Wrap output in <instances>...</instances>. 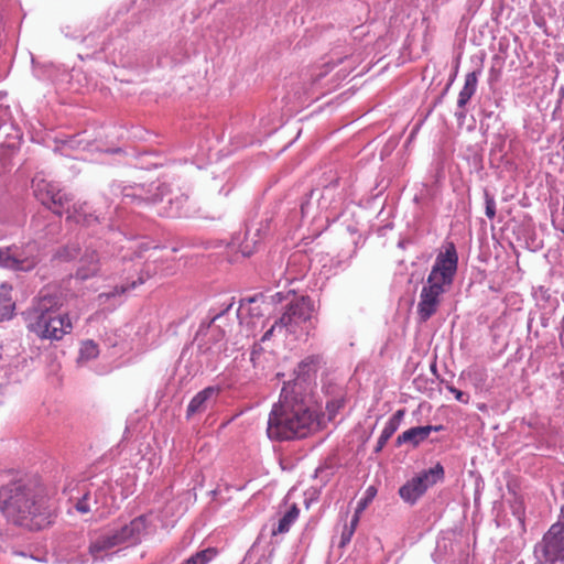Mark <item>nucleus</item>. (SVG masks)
<instances>
[{
	"mask_svg": "<svg viewBox=\"0 0 564 564\" xmlns=\"http://www.w3.org/2000/svg\"><path fill=\"white\" fill-rule=\"evenodd\" d=\"M0 511L17 525L41 530L51 523L54 507L45 488L24 477L0 487Z\"/></svg>",
	"mask_w": 564,
	"mask_h": 564,
	"instance_id": "f257e3e1",
	"label": "nucleus"
},
{
	"mask_svg": "<svg viewBox=\"0 0 564 564\" xmlns=\"http://www.w3.org/2000/svg\"><path fill=\"white\" fill-rule=\"evenodd\" d=\"M315 425V414L299 383L283 386L280 399L269 414L267 434L272 441H290L308 435Z\"/></svg>",
	"mask_w": 564,
	"mask_h": 564,
	"instance_id": "f03ea898",
	"label": "nucleus"
},
{
	"mask_svg": "<svg viewBox=\"0 0 564 564\" xmlns=\"http://www.w3.org/2000/svg\"><path fill=\"white\" fill-rule=\"evenodd\" d=\"M129 246H121L120 253L126 250L120 257H109L106 251L100 256L97 254V249L93 243L85 247L84 252L78 242H70L54 253V259L61 262H67L79 257V265L76 272V276L80 280H87L96 275L102 265L107 267V271L118 270L120 265H124L127 262L132 261L133 258L129 254V251H133L137 258H143V252L151 249L150 243L145 241H130L127 240Z\"/></svg>",
	"mask_w": 564,
	"mask_h": 564,
	"instance_id": "7ed1b4c3",
	"label": "nucleus"
},
{
	"mask_svg": "<svg viewBox=\"0 0 564 564\" xmlns=\"http://www.w3.org/2000/svg\"><path fill=\"white\" fill-rule=\"evenodd\" d=\"M458 267V254L453 242H447L436 254L435 261L420 293L417 314L422 322L437 311L441 299L449 290Z\"/></svg>",
	"mask_w": 564,
	"mask_h": 564,
	"instance_id": "20e7f679",
	"label": "nucleus"
},
{
	"mask_svg": "<svg viewBox=\"0 0 564 564\" xmlns=\"http://www.w3.org/2000/svg\"><path fill=\"white\" fill-rule=\"evenodd\" d=\"M120 193L123 203L154 205L156 213L164 217H188L192 214L188 196L181 188L172 187L170 184H152L150 188L138 184L126 186Z\"/></svg>",
	"mask_w": 564,
	"mask_h": 564,
	"instance_id": "39448f33",
	"label": "nucleus"
},
{
	"mask_svg": "<svg viewBox=\"0 0 564 564\" xmlns=\"http://www.w3.org/2000/svg\"><path fill=\"white\" fill-rule=\"evenodd\" d=\"M61 306L58 297L41 295L28 313V330L40 339L61 340L73 329L68 314Z\"/></svg>",
	"mask_w": 564,
	"mask_h": 564,
	"instance_id": "423d86ee",
	"label": "nucleus"
},
{
	"mask_svg": "<svg viewBox=\"0 0 564 564\" xmlns=\"http://www.w3.org/2000/svg\"><path fill=\"white\" fill-rule=\"evenodd\" d=\"M110 491L111 484L106 475L97 476L93 480H73L64 488V494L78 513L98 517H104L111 507Z\"/></svg>",
	"mask_w": 564,
	"mask_h": 564,
	"instance_id": "0eeeda50",
	"label": "nucleus"
},
{
	"mask_svg": "<svg viewBox=\"0 0 564 564\" xmlns=\"http://www.w3.org/2000/svg\"><path fill=\"white\" fill-rule=\"evenodd\" d=\"M56 231L55 226L48 225L45 236ZM36 238L0 248V267L13 271L30 272L43 260L46 250V242H43L44 235L36 232Z\"/></svg>",
	"mask_w": 564,
	"mask_h": 564,
	"instance_id": "6e6552de",
	"label": "nucleus"
},
{
	"mask_svg": "<svg viewBox=\"0 0 564 564\" xmlns=\"http://www.w3.org/2000/svg\"><path fill=\"white\" fill-rule=\"evenodd\" d=\"M314 313V302L310 297L302 296L292 302L286 312L263 333L261 341L269 340L275 332L286 329L294 332L295 327L310 322Z\"/></svg>",
	"mask_w": 564,
	"mask_h": 564,
	"instance_id": "1a4fd4ad",
	"label": "nucleus"
},
{
	"mask_svg": "<svg viewBox=\"0 0 564 564\" xmlns=\"http://www.w3.org/2000/svg\"><path fill=\"white\" fill-rule=\"evenodd\" d=\"M538 564H564V523L555 522L534 547Z\"/></svg>",
	"mask_w": 564,
	"mask_h": 564,
	"instance_id": "9d476101",
	"label": "nucleus"
},
{
	"mask_svg": "<svg viewBox=\"0 0 564 564\" xmlns=\"http://www.w3.org/2000/svg\"><path fill=\"white\" fill-rule=\"evenodd\" d=\"M444 478V468L437 463L434 467L424 469L408 480L399 489L401 499L414 505L433 485Z\"/></svg>",
	"mask_w": 564,
	"mask_h": 564,
	"instance_id": "9b49d317",
	"label": "nucleus"
},
{
	"mask_svg": "<svg viewBox=\"0 0 564 564\" xmlns=\"http://www.w3.org/2000/svg\"><path fill=\"white\" fill-rule=\"evenodd\" d=\"M32 188L36 199L58 216L62 215L65 205L70 200V197L57 184L45 180L41 175H36L32 180Z\"/></svg>",
	"mask_w": 564,
	"mask_h": 564,
	"instance_id": "f8f14e48",
	"label": "nucleus"
},
{
	"mask_svg": "<svg viewBox=\"0 0 564 564\" xmlns=\"http://www.w3.org/2000/svg\"><path fill=\"white\" fill-rule=\"evenodd\" d=\"M237 315L240 324L247 328V336H256L258 330H262L265 326V319H263L254 299H250L248 303L241 304Z\"/></svg>",
	"mask_w": 564,
	"mask_h": 564,
	"instance_id": "ddd939ff",
	"label": "nucleus"
},
{
	"mask_svg": "<svg viewBox=\"0 0 564 564\" xmlns=\"http://www.w3.org/2000/svg\"><path fill=\"white\" fill-rule=\"evenodd\" d=\"M219 391V388L210 386L196 393L187 405L186 416L191 417L203 413L213 406L217 401Z\"/></svg>",
	"mask_w": 564,
	"mask_h": 564,
	"instance_id": "4468645a",
	"label": "nucleus"
},
{
	"mask_svg": "<svg viewBox=\"0 0 564 564\" xmlns=\"http://www.w3.org/2000/svg\"><path fill=\"white\" fill-rule=\"evenodd\" d=\"M147 529V519L143 516L134 518L130 523L113 530L119 544H137L141 541Z\"/></svg>",
	"mask_w": 564,
	"mask_h": 564,
	"instance_id": "2eb2a0df",
	"label": "nucleus"
},
{
	"mask_svg": "<svg viewBox=\"0 0 564 564\" xmlns=\"http://www.w3.org/2000/svg\"><path fill=\"white\" fill-rule=\"evenodd\" d=\"M100 213L86 203H75L72 208H67V220L89 227L95 223H99Z\"/></svg>",
	"mask_w": 564,
	"mask_h": 564,
	"instance_id": "dca6fc26",
	"label": "nucleus"
},
{
	"mask_svg": "<svg viewBox=\"0 0 564 564\" xmlns=\"http://www.w3.org/2000/svg\"><path fill=\"white\" fill-rule=\"evenodd\" d=\"M443 430L442 425H425L411 427L397 437V446L403 444H411L413 447L419 446L423 443L432 432H438Z\"/></svg>",
	"mask_w": 564,
	"mask_h": 564,
	"instance_id": "f3484780",
	"label": "nucleus"
},
{
	"mask_svg": "<svg viewBox=\"0 0 564 564\" xmlns=\"http://www.w3.org/2000/svg\"><path fill=\"white\" fill-rule=\"evenodd\" d=\"M264 227L265 226L261 225V227L257 228L254 232L248 229L245 234L243 240L240 234L232 237L230 242L231 248L237 249V251H239L243 257L251 256L261 239V231Z\"/></svg>",
	"mask_w": 564,
	"mask_h": 564,
	"instance_id": "a211bd4d",
	"label": "nucleus"
},
{
	"mask_svg": "<svg viewBox=\"0 0 564 564\" xmlns=\"http://www.w3.org/2000/svg\"><path fill=\"white\" fill-rule=\"evenodd\" d=\"M337 183L329 184L322 189L311 191V198H316V209L319 212H327L328 209H336L340 203V197H335Z\"/></svg>",
	"mask_w": 564,
	"mask_h": 564,
	"instance_id": "6ab92c4d",
	"label": "nucleus"
},
{
	"mask_svg": "<svg viewBox=\"0 0 564 564\" xmlns=\"http://www.w3.org/2000/svg\"><path fill=\"white\" fill-rule=\"evenodd\" d=\"M119 545L120 544L113 531L105 532L91 541L89 545V553L95 561L104 560L105 554L108 551Z\"/></svg>",
	"mask_w": 564,
	"mask_h": 564,
	"instance_id": "aec40b11",
	"label": "nucleus"
},
{
	"mask_svg": "<svg viewBox=\"0 0 564 564\" xmlns=\"http://www.w3.org/2000/svg\"><path fill=\"white\" fill-rule=\"evenodd\" d=\"M12 288L9 284L0 285V322L12 318L15 304L12 300Z\"/></svg>",
	"mask_w": 564,
	"mask_h": 564,
	"instance_id": "412c9836",
	"label": "nucleus"
},
{
	"mask_svg": "<svg viewBox=\"0 0 564 564\" xmlns=\"http://www.w3.org/2000/svg\"><path fill=\"white\" fill-rule=\"evenodd\" d=\"M479 74L480 72H471L466 75L464 86L457 99V106L459 108H464L476 93Z\"/></svg>",
	"mask_w": 564,
	"mask_h": 564,
	"instance_id": "4be33fe9",
	"label": "nucleus"
},
{
	"mask_svg": "<svg viewBox=\"0 0 564 564\" xmlns=\"http://www.w3.org/2000/svg\"><path fill=\"white\" fill-rule=\"evenodd\" d=\"M300 516V509L294 503L290 507V509L281 517L279 520L278 527L272 530V534H283L290 531L291 527L297 520Z\"/></svg>",
	"mask_w": 564,
	"mask_h": 564,
	"instance_id": "5701e85b",
	"label": "nucleus"
},
{
	"mask_svg": "<svg viewBox=\"0 0 564 564\" xmlns=\"http://www.w3.org/2000/svg\"><path fill=\"white\" fill-rule=\"evenodd\" d=\"M317 361H318L317 357L308 356L305 359H303L299 364L297 368L295 369L296 381L294 383H299L301 392H302V381H305L306 377H308L312 371L316 370Z\"/></svg>",
	"mask_w": 564,
	"mask_h": 564,
	"instance_id": "b1692460",
	"label": "nucleus"
},
{
	"mask_svg": "<svg viewBox=\"0 0 564 564\" xmlns=\"http://www.w3.org/2000/svg\"><path fill=\"white\" fill-rule=\"evenodd\" d=\"M145 281L143 275H140L137 280H132L128 285L116 286L111 292H102L98 295L100 304L107 303L111 297L119 296L129 290L135 289L137 285L142 284Z\"/></svg>",
	"mask_w": 564,
	"mask_h": 564,
	"instance_id": "393cba45",
	"label": "nucleus"
},
{
	"mask_svg": "<svg viewBox=\"0 0 564 564\" xmlns=\"http://www.w3.org/2000/svg\"><path fill=\"white\" fill-rule=\"evenodd\" d=\"M99 355L98 345L94 340H85L82 343L77 362L84 365Z\"/></svg>",
	"mask_w": 564,
	"mask_h": 564,
	"instance_id": "a878e982",
	"label": "nucleus"
},
{
	"mask_svg": "<svg viewBox=\"0 0 564 564\" xmlns=\"http://www.w3.org/2000/svg\"><path fill=\"white\" fill-rule=\"evenodd\" d=\"M215 555L214 549H205L188 557L183 564H207Z\"/></svg>",
	"mask_w": 564,
	"mask_h": 564,
	"instance_id": "bb28decb",
	"label": "nucleus"
},
{
	"mask_svg": "<svg viewBox=\"0 0 564 564\" xmlns=\"http://www.w3.org/2000/svg\"><path fill=\"white\" fill-rule=\"evenodd\" d=\"M316 209V198H311V194L301 203V214L303 218L313 216L315 218L317 214H322Z\"/></svg>",
	"mask_w": 564,
	"mask_h": 564,
	"instance_id": "cd10ccee",
	"label": "nucleus"
},
{
	"mask_svg": "<svg viewBox=\"0 0 564 564\" xmlns=\"http://www.w3.org/2000/svg\"><path fill=\"white\" fill-rule=\"evenodd\" d=\"M397 432V429L392 425L386 423L383 430L381 431V434L378 438L377 445L375 447V452L379 453L383 449L388 441L391 438V436Z\"/></svg>",
	"mask_w": 564,
	"mask_h": 564,
	"instance_id": "c85d7f7f",
	"label": "nucleus"
},
{
	"mask_svg": "<svg viewBox=\"0 0 564 564\" xmlns=\"http://www.w3.org/2000/svg\"><path fill=\"white\" fill-rule=\"evenodd\" d=\"M376 495L377 489L373 486H369L365 491V497L358 501L357 513H361L367 508L369 502L372 501Z\"/></svg>",
	"mask_w": 564,
	"mask_h": 564,
	"instance_id": "c756f323",
	"label": "nucleus"
},
{
	"mask_svg": "<svg viewBox=\"0 0 564 564\" xmlns=\"http://www.w3.org/2000/svg\"><path fill=\"white\" fill-rule=\"evenodd\" d=\"M484 196H485V205H486V210H485L486 216L489 219H492L496 216L495 197L488 191H485Z\"/></svg>",
	"mask_w": 564,
	"mask_h": 564,
	"instance_id": "7c9ffc66",
	"label": "nucleus"
},
{
	"mask_svg": "<svg viewBox=\"0 0 564 564\" xmlns=\"http://www.w3.org/2000/svg\"><path fill=\"white\" fill-rule=\"evenodd\" d=\"M343 406V401L338 399H334L327 402L326 404V412L329 420H333L339 409Z\"/></svg>",
	"mask_w": 564,
	"mask_h": 564,
	"instance_id": "2f4dec72",
	"label": "nucleus"
},
{
	"mask_svg": "<svg viewBox=\"0 0 564 564\" xmlns=\"http://www.w3.org/2000/svg\"><path fill=\"white\" fill-rule=\"evenodd\" d=\"M354 533V528H348L345 525L340 535V546H346L351 541Z\"/></svg>",
	"mask_w": 564,
	"mask_h": 564,
	"instance_id": "473e14b6",
	"label": "nucleus"
},
{
	"mask_svg": "<svg viewBox=\"0 0 564 564\" xmlns=\"http://www.w3.org/2000/svg\"><path fill=\"white\" fill-rule=\"evenodd\" d=\"M404 414H405V411L403 409H400L388 420L387 423L398 430Z\"/></svg>",
	"mask_w": 564,
	"mask_h": 564,
	"instance_id": "72a5a7b5",
	"label": "nucleus"
},
{
	"mask_svg": "<svg viewBox=\"0 0 564 564\" xmlns=\"http://www.w3.org/2000/svg\"><path fill=\"white\" fill-rule=\"evenodd\" d=\"M448 390L454 394L455 399L460 403H468L469 402V395L459 389H456L454 387H448Z\"/></svg>",
	"mask_w": 564,
	"mask_h": 564,
	"instance_id": "f704fd0d",
	"label": "nucleus"
},
{
	"mask_svg": "<svg viewBox=\"0 0 564 564\" xmlns=\"http://www.w3.org/2000/svg\"><path fill=\"white\" fill-rule=\"evenodd\" d=\"M208 350H210L213 355H218L226 350V344L221 339H217Z\"/></svg>",
	"mask_w": 564,
	"mask_h": 564,
	"instance_id": "c9c22d12",
	"label": "nucleus"
},
{
	"mask_svg": "<svg viewBox=\"0 0 564 564\" xmlns=\"http://www.w3.org/2000/svg\"><path fill=\"white\" fill-rule=\"evenodd\" d=\"M359 514H360V513H357V511H356V512H355V514H354V517H352V519H351V521H350V524H349V525H348V524H346V527H348V528H354V531H355V530H356V527H357V524H358V522H359Z\"/></svg>",
	"mask_w": 564,
	"mask_h": 564,
	"instance_id": "e433bc0d",
	"label": "nucleus"
},
{
	"mask_svg": "<svg viewBox=\"0 0 564 564\" xmlns=\"http://www.w3.org/2000/svg\"><path fill=\"white\" fill-rule=\"evenodd\" d=\"M273 302H282L284 300V295L282 292H276L271 296Z\"/></svg>",
	"mask_w": 564,
	"mask_h": 564,
	"instance_id": "4c0bfd02",
	"label": "nucleus"
},
{
	"mask_svg": "<svg viewBox=\"0 0 564 564\" xmlns=\"http://www.w3.org/2000/svg\"><path fill=\"white\" fill-rule=\"evenodd\" d=\"M299 279V275L297 274H293L292 272H289L288 273V276L285 278V282H291V281H294V280H297Z\"/></svg>",
	"mask_w": 564,
	"mask_h": 564,
	"instance_id": "58836bf2",
	"label": "nucleus"
},
{
	"mask_svg": "<svg viewBox=\"0 0 564 564\" xmlns=\"http://www.w3.org/2000/svg\"><path fill=\"white\" fill-rule=\"evenodd\" d=\"M19 364H20V361H19L18 355L14 356L13 360H10L8 362L9 366H14V367H18Z\"/></svg>",
	"mask_w": 564,
	"mask_h": 564,
	"instance_id": "ea45409f",
	"label": "nucleus"
},
{
	"mask_svg": "<svg viewBox=\"0 0 564 564\" xmlns=\"http://www.w3.org/2000/svg\"><path fill=\"white\" fill-rule=\"evenodd\" d=\"M224 313L217 314L213 317L212 324H215L216 321H219L223 317ZM210 328H214V325H210Z\"/></svg>",
	"mask_w": 564,
	"mask_h": 564,
	"instance_id": "a19ab883",
	"label": "nucleus"
},
{
	"mask_svg": "<svg viewBox=\"0 0 564 564\" xmlns=\"http://www.w3.org/2000/svg\"><path fill=\"white\" fill-rule=\"evenodd\" d=\"M297 258L302 259V258H304V256L303 254H294V256H292V258L290 259L289 264L295 262L297 260Z\"/></svg>",
	"mask_w": 564,
	"mask_h": 564,
	"instance_id": "79ce46f5",
	"label": "nucleus"
},
{
	"mask_svg": "<svg viewBox=\"0 0 564 564\" xmlns=\"http://www.w3.org/2000/svg\"><path fill=\"white\" fill-rule=\"evenodd\" d=\"M153 252L149 256V258H153V261L158 260V257L154 256V253L158 251V246L153 247Z\"/></svg>",
	"mask_w": 564,
	"mask_h": 564,
	"instance_id": "37998d69",
	"label": "nucleus"
},
{
	"mask_svg": "<svg viewBox=\"0 0 564 564\" xmlns=\"http://www.w3.org/2000/svg\"><path fill=\"white\" fill-rule=\"evenodd\" d=\"M151 274H152V272L150 270V264L148 263L147 264V278H149Z\"/></svg>",
	"mask_w": 564,
	"mask_h": 564,
	"instance_id": "c03bdc74",
	"label": "nucleus"
},
{
	"mask_svg": "<svg viewBox=\"0 0 564 564\" xmlns=\"http://www.w3.org/2000/svg\"><path fill=\"white\" fill-rule=\"evenodd\" d=\"M119 189H120V185H116V186L113 187V193H117V191H119Z\"/></svg>",
	"mask_w": 564,
	"mask_h": 564,
	"instance_id": "a18cd8bd",
	"label": "nucleus"
},
{
	"mask_svg": "<svg viewBox=\"0 0 564 564\" xmlns=\"http://www.w3.org/2000/svg\"><path fill=\"white\" fill-rule=\"evenodd\" d=\"M561 324H562V327H563V329H564V317L562 318Z\"/></svg>",
	"mask_w": 564,
	"mask_h": 564,
	"instance_id": "49530a36",
	"label": "nucleus"
},
{
	"mask_svg": "<svg viewBox=\"0 0 564 564\" xmlns=\"http://www.w3.org/2000/svg\"><path fill=\"white\" fill-rule=\"evenodd\" d=\"M34 226L39 227L37 220H34Z\"/></svg>",
	"mask_w": 564,
	"mask_h": 564,
	"instance_id": "de8ad7c7",
	"label": "nucleus"
},
{
	"mask_svg": "<svg viewBox=\"0 0 564 564\" xmlns=\"http://www.w3.org/2000/svg\"><path fill=\"white\" fill-rule=\"evenodd\" d=\"M0 360H3V362H6V361H7L2 356H0Z\"/></svg>",
	"mask_w": 564,
	"mask_h": 564,
	"instance_id": "09e8293b",
	"label": "nucleus"
},
{
	"mask_svg": "<svg viewBox=\"0 0 564 564\" xmlns=\"http://www.w3.org/2000/svg\"><path fill=\"white\" fill-rule=\"evenodd\" d=\"M562 301H563V303H564V295L562 296Z\"/></svg>",
	"mask_w": 564,
	"mask_h": 564,
	"instance_id": "8fccbe9b",
	"label": "nucleus"
}]
</instances>
